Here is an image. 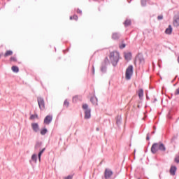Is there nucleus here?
Here are the masks:
<instances>
[{"label": "nucleus", "mask_w": 179, "mask_h": 179, "mask_svg": "<svg viewBox=\"0 0 179 179\" xmlns=\"http://www.w3.org/2000/svg\"><path fill=\"white\" fill-rule=\"evenodd\" d=\"M44 150H45V148L42 149V150L39 152V153H38V157L39 162L41 160V155H43V153H44Z\"/></svg>", "instance_id": "nucleus-15"}, {"label": "nucleus", "mask_w": 179, "mask_h": 179, "mask_svg": "<svg viewBox=\"0 0 179 179\" xmlns=\"http://www.w3.org/2000/svg\"><path fill=\"white\" fill-rule=\"evenodd\" d=\"M91 101H92L93 104H97V98L95 96L92 97Z\"/></svg>", "instance_id": "nucleus-19"}, {"label": "nucleus", "mask_w": 179, "mask_h": 179, "mask_svg": "<svg viewBox=\"0 0 179 179\" xmlns=\"http://www.w3.org/2000/svg\"><path fill=\"white\" fill-rule=\"evenodd\" d=\"M112 38H113V40H118V38H120V34L114 33L112 36Z\"/></svg>", "instance_id": "nucleus-16"}, {"label": "nucleus", "mask_w": 179, "mask_h": 179, "mask_svg": "<svg viewBox=\"0 0 179 179\" xmlns=\"http://www.w3.org/2000/svg\"><path fill=\"white\" fill-rule=\"evenodd\" d=\"M73 19H74V20H78V15H73Z\"/></svg>", "instance_id": "nucleus-34"}, {"label": "nucleus", "mask_w": 179, "mask_h": 179, "mask_svg": "<svg viewBox=\"0 0 179 179\" xmlns=\"http://www.w3.org/2000/svg\"><path fill=\"white\" fill-rule=\"evenodd\" d=\"M177 171V167L171 166L170 169V174L171 176H176V172Z\"/></svg>", "instance_id": "nucleus-9"}, {"label": "nucleus", "mask_w": 179, "mask_h": 179, "mask_svg": "<svg viewBox=\"0 0 179 179\" xmlns=\"http://www.w3.org/2000/svg\"><path fill=\"white\" fill-rule=\"evenodd\" d=\"M133 73H134V67L132 66H129V67L126 70V79L127 80H129Z\"/></svg>", "instance_id": "nucleus-3"}, {"label": "nucleus", "mask_w": 179, "mask_h": 179, "mask_svg": "<svg viewBox=\"0 0 179 179\" xmlns=\"http://www.w3.org/2000/svg\"><path fill=\"white\" fill-rule=\"evenodd\" d=\"M1 57H2V55L0 54V58H1Z\"/></svg>", "instance_id": "nucleus-39"}, {"label": "nucleus", "mask_w": 179, "mask_h": 179, "mask_svg": "<svg viewBox=\"0 0 179 179\" xmlns=\"http://www.w3.org/2000/svg\"><path fill=\"white\" fill-rule=\"evenodd\" d=\"M131 24V21L129 20H127L124 22V26H129Z\"/></svg>", "instance_id": "nucleus-22"}, {"label": "nucleus", "mask_w": 179, "mask_h": 179, "mask_svg": "<svg viewBox=\"0 0 179 179\" xmlns=\"http://www.w3.org/2000/svg\"><path fill=\"white\" fill-rule=\"evenodd\" d=\"M10 61H12L13 62H16L17 59H16V57H12L10 58Z\"/></svg>", "instance_id": "nucleus-26"}, {"label": "nucleus", "mask_w": 179, "mask_h": 179, "mask_svg": "<svg viewBox=\"0 0 179 179\" xmlns=\"http://www.w3.org/2000/svg\"><path fill=\"white\" fill-rule=\"evenodd\" d=\"M166 34H171L173 33V27H171V25H169L168 28L165 30Z\"/></svg>", "instance_id": "nucleus-11"}, {"label": "nucleus", "mask_w": 179, "mask_h": 179, "mask_svg": "<svg viewBox=\"0 0 179 179\" xmlns=\"http://www.w3.org/2000/svg\"><path fill=\"white\" fill-rule=\"evenodd\" d=\"M73 19V17H70V20H72Z\"/></svg>", "instance_id": "nucleus-37"}, {"label": "nucleus", "mask_w": 179, "mask_h": 179, "mask_svg": "<svg viewBox=\"0 0 179 179\" xmlns=\"http://www.w3.org/2000/svg\"><path fill=\"white\" fill-rule=\"evenodd\" d=\"M37 100H38L39 108L41 110H44L45 108V103L44 102V99L41 97H38Z\"/></svg>", "instance_id": "nucleus-4"}, {"label": "nucleus", "mask_w": 179, "mask_h": 179, "mask_svg": "<svg viewBox=\"0 0 179 179\" xmlns=\"http://www.w3.org/2000/svg\"><path fill=\"white\" fill-rule=\"evenodd\" d=\"M124 58L126 61H130L131 58H132V53L131 52H124Z\"/></svg>", "instance_id": "nucleus-7"}, {"label": "nucleus", "mask_w": 179, "mask_h": 179, "mask_svg": "<svg viewBox=\"0 0 179 179\" xmlns=\"http://www.w3.org/2000/svg\"><path fill=\"white\" fill-rule=\"evenodd\" d=\"M113 176V171L108 169H106L105 171V178H110Z\"/></svg>", "instance_id": "nucleus-6"}, {"label": "nucleus", "mask_w": 179, "mask_h": 179, "mask_svg": "<svg viewBox=\"0 0 179 179\" xmlns=\"http://www.w3.org/2000/svg\"><path fill=\"white\" fill-rule=\"evenodd\" d=\"M158 150H162L164 152L166 150V147H164V145L161 143H154L151 147V152L152 153H156Z\"/></svg>", "instance_id": "nucleus-1"}, {"label": "nucleus", "mask_w": 179, "mask_h": 179, "mask_svg": "<svg viewBox=\"0 0 179 179\" xmlns=\"http://www.w3.org/2000/svg\"><path fill=\"white\" fill-rule=\"evenodd\" d=\"M92 72H93V73H94V67H92Z\"/></svg>", "instance_id": "nucleus-35"}, {"label": "nucleus", "mask_w": 179, "mask_h": 179, "mask_svg": "<svg viewBox=\"0 0 179 179\" xmlns=\"http://www.w3.org/2000/svg\"><path fill=\"white\" fill-rule=\"evenodd\" d=\"M157 19H158V20H162V19H163V15H158Z\"/></svg>", "instance_id": "nucleus-31"}, {"label": "nucleus", "mask_w": 179, "mask_h": 179, "mask_svg": "<svg viewBox=\"0 0 179 179\" xmlns=\"http://www.w3.org/2000/svg\"><path fill=\"white\" fill-rule=\"evenodd\" d=\"M88 108H89V106H87V104L83 105V110H87Z\"/></svg>", "instance_id": "nucleus-27"}, {"label": "nucleus", "mask_w": 179, "mask_h": 179, "mask_svg": "<svg viewBox=\"0 0 179 179\" xmlns=\"http://www.w3.org/2000/svg\"><path fill=\"white\" fill-rule=\"evenodd\" d=\"M38 115H31L30 116V120H34V119L38 118Z\"/></svg>", "instance_id": "nucleus-24"}, {"label": "nucleus", "mask_w": 179, "mask_h": 179, "mask_svg": "<svg viewBox=\"0 0 179 179\" xmlns=\"http://www.w3.org/2000/svg\"><path fill=\"white\" fill-rule=\"evenodd\" d=\"M102 72H104V69H101Z\"/></svg>", "instance_id": "nucleus-38"}, {"label": "nucleus", "mask_w": 179, "mask_h": 179, "mask_svg": "<svg viewBox=\"0 0 179 179\" xmlns=\"http://www.w3.org/2000/svg\"><path fill=\"white\" fill-rule=\"evenodd\" d=\"M73 178V176H69L64 178V179H72Z\"/></svg>", "instance_id": "nucleus-30"}, {"label": "nucleus", "mask_w": 179, "mask_h": 179, "mask_svg": "<svg viewBox=\"0 0 179 179\" xmlns=\"http://www.w3.org/2000/svg\"><path fill=\"white\" fill-rule=\"evenodd\" d=\"M76 13H79L80 15H82V10H80V9H79V8L77 9V10H76Z\"/></svg>", "instance_id": "nucleus-29"}, {"label": "nucleus", "mask_w": 179, "mask_h": 179, "mask_svg": "<svg viewBox=\"0 0 179 179\" xmlns=\"http://www.w3.org/2000/svg\"><path fill=\"white\" fill-rule=\"evenodd\" d=\"M175 162H176V163H179V155H178L175 157Z\"/></svg>", "instance_id": "nucleus-28"}, {"label": "nucleus", "mask_w": 179, "mask_h": 179, "mask_svg": "<svg viewBox=\"0 0 179 179\" xmlns=\"http://www.w3.org/2000/svg\"><path fill=\"white\" fill-rule=\"evenodd\" d=\"M48 132V130L47 129H43L41 131V135H45Z\"/></svg>", "instance_id": "nucleus-20"}, {"label": "nucleus", "mask_w": 179, "mask_h": 179, "mask_svg": "<svg viewBox=\"0 0 179 179\" xmlns=\"http://www.w3.org/2000/svg\"><path fill=\"white\" fill-rule=\"evenodd\" d=\"M147 141H149V136H147V138H146Z\"/></svg>", "instance_id": "nucleus-36"}, {"label": "nucleus", "mask_w": 179, "mask_h": 179, "mask_svg": "<svg viewBox=\"0 0 179 179\" xmlns=\"http://www.w3.org/2000/svg\"><path fill=\"white\" fill-rule=\"evenodd\" d=\"M31 160L32 162H34V163H37V155L36 154L32 155Z\"/></svg>", "instance_id": "nucleus-17"}, {"label": "nucleus", "mask_w": 179, "mask_h": 179, "mask_svg": "<svg viewBox=\"0 0 179 179\" xmlns=\"http://www.w3.org/2000/svg\"><path fill=\"white\" fill-rule=\"evenodd\" d=\"M138 97L140 99H142V97H143V89L138 90Z\"/></svg>", "instance_id": "nucleus-12"}, {"label": "nucleus", "mask_w": 179, "mask_h": 179, "mask_svg": "<svg viewBox=\"0 0 179 179\" xmlns=\"http://www.w3.org/2000/svg\"><path fill=\"white\" fill-rule=\"evenodd\" d=\"M51 121H52V116L47 115L44 119V124H45L46 125H48L51 123Z\"/></svg>", "instance_id": "nucleus-5"}, {"label": "nucleus", "mask_w": 179, "mask_h": 179, "mask_svg": "<svg viewBox=\"0 0 179 179\" xmlns=\"http://www.w3.org/2000/svg\"><path fill=\"white\" fill-rule=\"evenodd\" d=\"M78 100H80V96H75L73 98V103H76Z\"/></svg>", "instance_id": "nucleus-18"}, {"label": "nucleus", "mask_w": 179, "mask_h": 179, "mask_svg": "<svg viewBox=\"0 0 179 179\" xmlns=\"http://www.w3.org/2000/svg\"><path fill=\"white\" fill-rule=\"evenodd\" d=\"M31 127H32V129H33V131H34V132H38V129H40L38 128V124H37V123H32L31 124Z\"/></svg>", "instance_id": "nucleus-8"}, {"label": "nucleus", "mask_w": 179, "mask_h": 179, "mask_svg": "<svg viewBox=\"0 0 179 179\" xmlns=\"http://www.w3.org/2000/svg\"><path fill=\"white\" fill-rule=\"evenodd\" d=\"M109 58L113 65L115 66L120 59V53H118V52H112L110 54Z\"/></svg>", "instance_id": "nucleus-2"}, {"label": "nucleus", "mask_w": 179, "mask_h": 179, "mask_svg": "<svg viewBox=\"0 0 179 179\" xmlns=\"http://www.w3.org/2000/svg\"><path fill=\"white\" fill-rule=\"evenodd\" d=\"M85 120H89L90 118V110L85 111Z\"/></svg>", "instance_id": "nucleus-14"}, {"label": "nucleus", "mask_w": 179, "mask_h": 179, "mask_svg": "<svg viewBox=\"0 0 179 179\" xmlns=\"http://www.w3.org/2000/svg\"><path fill=\"white\" fill-rule=\"evenodd\" d=\"M64 107H69V101L68 100L64 101Z\"/></svg>", "instance_id": "nucleus-23"}, {"label": "nucleus", "mask_w": 179, "mask_h": 179, "mask_svg": "<svg viewBox=\"0 0 179 179\" xmlns=\"http://www.w3.org/2000/svg\"><path fill=\"white\" fill-rule=\"evenodd\" d=\"M11 69H12L13 72H15V73H17V72H19V67H17L16 66H13L11 67Z\"/></svg>", "instance_id": "nucleus-13"}, {"label": "nucleus", "mask_w": 179, "mask_h": 179, "mask_svg": "<svg viewBox=\"0 0 179 179\" xmlns=\"http://www.w3.org/2000/svg\"><path fill=\"white\" fill-rule=\"evenodd\" d=\"M10 55H13V51L7 50V51H6L5 54L3 55V57L5 58H6L7 57H10Z\"/></svg>", "instance_id": "nucleus-10"}, {"label": "nucleus", "mask_w": 179, "mask_h": 179, "mask_svg": "<svg viewBox=\"0 0 179 179\" xmlns=\"http://www.w3.org/2000/svg\"><path fill=\"white\" fill-rule=\"evenodd\" d=\"M175 94L177 96L178 94H179V88H178L176 92H175Z\"/></svg>", "instance_id": "nucleus-33"}, {"label": "nucleus", "mask_w": 179, "mask_h": 179, "mask_svg": "<svg viewBox=\"0 0 179 179\" xmlns=\"http://www.w3.org/2000/svg\"><path fill=\"white\" fill-rule=\"evenodd\" d=\"M41 147V143H37L36 145H35V149L37 150V149H38L39 148Z\"/></svg>", "instance_id": "nucleus-21"}, {"label": "nucleus", "mask_w": 179, "mask_h": 179, "mask_svg": "<svg viewBox=\"0 0 179 179\" xmlns=\"http://www.w3.org/2000/svg\"><path fill=\"white\" fill-rule=\"evenodd\" d=\"M146 2H148V0H141V5L143 6H146Z\"/></svg>", "instance_id": "nucleus-25"}, {"label": "nucleus", "mask_w": 179, "mask_h": 179, "mask_svg": "<svg viewBox=\"0 0 179 179\" xmlns=\"http://www.w3.org/2000/svg\"><path fill=\"white\" fill-rule=\"evenodd\" d=\"M120 48L122 49V48H125V44L123 43L122 45H120Z\"/></svg>", "instance_id": "nucleus-32"}]
</instances>
